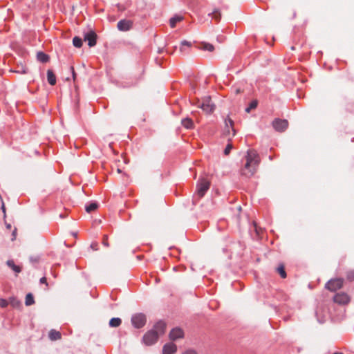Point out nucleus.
<instances>
[{
  "instance_id": "f257e3e1",
  "label": "nucleus",
  "mask_w": 354,
  "mask_h": 354,
  "mask_svg": "<svg viewBox=\"0 0 354 354\" xmlns=\"http://www.w3.org/2000/svg\"><path fill=\"white\" fill-rule=\"evenodd\" d=\"M260 163V158L254 150H248L245 156V163L241 170L242 176L245 177L252 176L257 171Z\"/></svg>"
},
{
  "instance_id": "f03ea898",
  "label": "nucleus",
  "mask_w": 354,
  "mask_h": 354,
  "mask_svg": "<svg viewBox=\"0 0 354 354\" xmlns=\"http://www.w3.org/2000/svg\"><path fill=\"white\" fill-rule=\"evenodd\" d=\"M166 324L162 321L158 322L152 329L147 331L142 337V342L146 346H151L154 344L159 337L162 335L165 332Z\"/></svg>"
},
{
  "instance_id": "7ed1b4c3",
  "label": "nucleus",
  "mask_w": 354,
  "mask_h": 354,
  "mask_svg": "<svg viewBox=\"0 0 354 354\" xmlns=\"http://www.w3.org/2000/svg\"><path fill=\"white\" fill-rule=\"evenodd\" d=\"M209 182L205 179H200L196 185V194L199 198H202L209 188Z\"/></svg>"
},
{
  "instance_id": "20e7f679",
  "label": "nucleus",
  "mask_w": 354,
  "mask_h": 354,
  "mask_svg": "<svg viewBox=\"0 0 354 354\" xmlns=\"http://www.w3.org/2000/svg\"><path fill=\"white\" fill-rule=\"evenodd\" d=\"M198 107L201 108L206 113H211L215 109V105L212 102L211 97L209 96L203 99V102L198 105Z\"/></svg>"
},
{
  "instance_id": "39448f33",
  "label": "nucleus",
  "mask_w": 354,
  "mask_h": 354,
  "mask_svg": "<svg viewBox=\"0 0 354 354\" xmlns=\"http://www.w3.org/2000/svg\"><path fill=\"white\" fill-rule=\"evenodd\" d=\"M131 323L136 328L143 327L146 324V317L142 313H137L132 316Z\"/></svg>"
},
{
  "instance_id": "423d86ee",
  "label": "nucleus",
  "mask_w": 354,
  "mask_h": 354,
  "mask_svg": "<svg viewBox=\"0 0 354 354\" xmlns=\"http://www.w3.org/2000/svg\"><path fill=\"white\" fill-rule=\"evenodd\" d=\"M342 286H343V279H330V281H328L326 283L325 288L332 292H335L337 290L341 288L342 287Z\"/></svg>"
},
{
  "instance_id": "0eeeda50",
  "label": "nucleus",
  "mask_w": 354,
  "mask_h": 354,
  "mask_svg": "<svg viewBox=\"0 0 354 354\" xmlns=\"http://www.w3.org/2000/svg\"><path fill=\"white\" fill-rule=\"evenodd\" d=\"M272 125L277 131L282 132L288 128V122L286 120L277 118L272 121Z\"/></svg>"
},
{
  "instance_id": "6e6552de",
  "label": "nucleus",
  "mask_w": 354,
  "mask_h": 354,
  "mask_svg": "<svg viewBox=\"0 0 354 354\" xmlns=\"http://www.w3.org/2000/svg\"><path fill=\"white\" fill-rule=\"evenodd\" d=\"M97 35L94 31L90 30L84 35V40L88 42L90 47H93L96 44Z\"/></svg>"
},
{
  "instance_id": "1a4fd4ad",
  "label": "nucleus",
  "mask_w": 354,
  "mask_h": 354,
  "mask_svg": "<svg viewBox=\"0 0 354 354\" xmlns=\"http://www.w3.org/2000/svg\"><path fill=\"white\" fill-rule=\"evenodd\" d=\"M333 300L339 304H346L349 302L350 298L348 295L344 292L337 293L334 296Z\"/></svg>"
},
{
  "instance_id": "9d476101",
  "label": "nucleus",
  "mask_w": 354,
  "mask_h": 354,
  "mask_svg": "<svg viewBox=\"0 0 354 354\" xmlns=\"http://www.w3.org/2000/svg\"><path fill=\"white\" fill-rule=\"evenodd\" d=\"M132 26V22L130 20L122 19L118 22L117 27L120 31H128Z\"/></svg>"
},
{
  "instance_id": "9b49d317",
  "label": "nucleus",
  "mask_w": 354,
  "mask_h": 354,
  "mask_svg": "<svg viewBox=\"0 0 354 354\" xmlns=\"http://www.w3.org/2000/svg\"><path fill=\"white\" fill-rule=\"evenodd\" d=\"M184 336V333L183 330L180 328H173L169 333V338L174 341L177 339L183 338Z\"/></svg>"
},
{
  "instance_id": "f8f14e48",
  "label": "nucleus",
  "mask_w": 354,
  "mask_h": 354,
  "mask_svg": "<svg viewBox=\"0 0 354 354\" xmlns=\"http://www.w3.org/2000/svg\"><path fill=\"white\" fill-rule=\"evenodd\" d=\"M177 351V346L174 343H167L162 348V354H174Z\"/></svg>"
},
{
  "instance_id": "ddd939ff",
  "label": "nucleus",
  "mask_w": 354,
  "mask_h": 354,
  "mask_svg": "<svg viewBox=\"0 0 354 354\" xmlns=\"http://www.w3.org/2000/svg\"><path fill=\"white\" fill-rule=\"evenodd\" d=\"M233 124L234 122L232 119L230 118H227L225 119V129H224V133L225 135H230V130L233 131V136L235 134V131L233 128Z\"/></svg>"
},
{
  "instance_id": "4468645a",
  "label": "nucleus",
  "mask_w": 354,
  "mask_h": 354,
  "mask_svg": "<svg viewBox=\"0 0 354 354\" xmlns=\"http://www.w3.org/2000/svg\"><path fill=\"white\" fill-rule=\"evenodd\" d=\"M6 265L15 272L16 275L21 272V268L19 266L15 265L14 261L12 259L8 260Z\"/></svg>"
},
{
  "instance_id": "2eb2a0df",
  "label": "nucleus",
  "mask_w": 354,
  "mask_h": 354,
  "mask_svg": "<svg viewBox=\"0 0 354 354\" xmlns=\"http://www.w3.org/2000/svg\"><path fill=\"white\" fill-rule=\"evenodd\" d=\"M48 337L50 340L55 341L61 339V333L54 329L50 330Z\"/></svg>"
},
{
  "instance_id": "dca6fc26",
  "label": "nucleus",
  "mask_w": 354,
  "mask_h": 354,
  "mask_svg": "<svg viewBox=\"0 0 354 354\" xmlns=\"http://www.w3.org/2000/svg\"><path fill=\"white\" fill-rule=\"evenodd\" d=\"M47 80L52 86L56 84V77L51 70L47 71Z\"/></svg>"
},
{
  "instance_id": "f3484780",
  "label": "nucleus",
  "mask_w": 354,
  "mask_h": 354,
  "mask_svg": "<svg viewBox=\"0 0 354 354\" xmlns=\"http://www.w3.org/2000/svg\"><path fill=\"white\" fill-rule=\"evenodd\" d=\"M181 123L183 126L187 129H192L194 127L193 121L189 118L183 119Z\"/></svg>"
},
{
  "instance_id": "a211bd4d",
  "label": "nucleus",
  "mask_w": 354,
  "mask_h": 354,
  "mask_svg": "<svg viewBox=\"0 0 354 354\" xmlns=\"http://www.w3.org/2000/svg\"><path fill=\"white\" fill-rule=\"evenodd\" d=\"M183 17L180 15H175L169 19V24L171 28L175 27L178 22L183 20Z\"/></svg>"
},
{
  "instance_id": "6ab92c4d",
  "label": "nucleus",
  "mask_w": 354,
  "mask_h": 354,
  "mask_svg": "<svg viewBox=\"0 0 354 354\" xmlns=\"http://www.w3.org/2000/svg\"><path fill=\"white\" fill-rule=\"evenodd\" d=\"M37 58L42 63H46L49 60L48 55L43 52H38L37 54Z\"/></svg>"
},
{
  "instance_id": "aec40b11",
  "label": "nucleus",
  "mask_w": 354,
  "mask_h": 354,
  "mask_svg": "<svg viewBox=\"0 0 354 354\" xmlns=\"http://www.w3.org/2000/svg\"><path fill=\"white\" fill-rule=\"evenodd\" d=\"M122 323V320L118 317L111 318L109 321V326L111 327H118Z\"/></svg>"
},
{
  "instance_id": "412c9836",
  "label": "nucleus",
  "mask_w": 354,
  "mask_h": 354,
  "mask_svg": "<svg viewBox=\"0 0 354 354\" xmlns=\"http://www.w3.org/2000/svg\"><path fill=\"white\" fill-rule=\"evenodd\" d=\"M35 303L33 295L31 293H28L26 296L25 304L26 306H30Z\"/></svg>"
},
{
  "instance_id": "4be33fe9",
  "label": "nucleus",
  "mask_w": 354,
  "mask_h": 354,
  "mask_svg": "<svg viewBox=\"0 0 354 354\" xmlns=\"http://www.w3.org/2000/svg\"><path fill=\"white\" fill-rule=\"evenodd\" d=\"M200 48L204 50L212 52L214 50V47L213 45L208 43H203L201 45Z\"/></svg>"
},
{
  "instance_id": "5701e85b",
  "label": "nucleus",
  "mask_w": 354,
  "mask_h": 354,
  "mask_svg": "<svg viewBox=\"0 0 354 354\" xmlns=\"http://www.w3.org/2000/svg\"><path fill=\"white\" fill-rule=\"evenodd\" d=\"M73 44L76 48H80L82 46V40L79 37H75L73 39Z\"/></svg>"
},
{
  "instance_id": "b1692460",
  "label": "nucleus",
  "mask_w": 354,
  "mask_h": 354,
  "mask_svg": "<svg viewBox=\"0 0 354 354\" xmlns=\"http://www.w3.org/2000/svg\"><path fill=\"white\" fill-rule=\"evenodd\" d=\"M97 208V204L96 203H91L86 206V211L90 213Z\"/></svg>"
},
{
  "instance_id": "393cba45",
  "label": "nucleus",
  "mask_w": 354,
  "mask_h": 354,
  "mask_svg": "<svg viewBox=\"0 0 354 354\" xmlns=\"http://www.w3.org/2000/svg\"><path fill=\"white\" fill-rule=\"evenodd\" d=\"M185 46L186 48H189L192 46V43L190 41H187L186 40H183L180 43V52H183V47Z\"/></svg>"
},
{
  "instance_id": "a878e982",
  "label": "nucleus",
  "mask_w": 354,
  "mask_h": 354,
  "mask_svg": "<svg viewBox=\"0 0 354 354\" xmlns=\"http://www.w3.org/2000/svg\"><path fill=\"white\" fill-rule=\"evenodd\" d=\"M277 271L282 278L284 279L286 277V272L283 265H281L277 268Z\"/></svg>"
},
{
  "instance_id": "bb28decb",
  "label": "nucleus",
  "mask_w": 354,
  "mask_h": 354,
  "mask_svg": "<svg viewBox=\"0 0 354 354\" xmlns=\"http://www.w3.org/2000/svg\"><path fill=\"white\" fill-rule=\"evenodd\" d=\"M209 15H212V18L217 21L221 19V13L218 10H214L212 13H209Z\"/></svg>"
},
{
  "instance_id": "cd10ccee",
  "label": "nucleus",
  "mask_w": 354,
  "mask_h": 354,
  "mask_svg": "<svg viewBox=\"0 0 354 354\" xmlns=\"http://www.w3.org/2000/svg\"><path fill=\"white\" fill-rule=\"evenodd\" d=\"M257 104H258L257 101L253 100L252 102H250L249 106L245 109V111L247 113H250L251 109H254L257 106Z\"/></svg>"
},
{
  "instance_id": "c85d7f7f",
  "label": "nucleus",
  "mask_w": 354,
  "mask_h": 354,
  "mask_svg": "<svg viewBox=\"0 0 354 354\" xmlns=\"http://www.w3.org/2000/svg\"><path fill=\"white\" fill-rule=\"evenodd\" d=\"M8 302L7 301V300L3 298H0V307L6 308V306H8Z\"/></svg>"
},
{
  "instance_id": "c756f323",
  "label": "nucleus",
  "mask_w": 354,
  "mask_h": 354,
  "mask_svg": "<svg viewBox=\"0 0 354 354\" xmlns=\"http://www.w3.org/2000/svg\"><path fill=\"white\" fill-rule=\"evenodd\" d=\"M232 149V145L231 144L227 145V146L224 150V154L228 155L230 153V151Z\"/></svg>"
},
{
  "instance_id": "7c9ffc66",
  "label": "nucleus",
  "mask_w": 354,
  "mask_h": 354,
  "mask_svg": "<svg viewBox=\"0 0 354 354\" xmlns=\"http://www.w3.org/2000/svg\"><path fill=\"white\" fill-rule=\"evenodd\" d=\"M347 279L350 281L354 280V270L348 271L347 273Z\"/></svg>"
},
{
  "instance_id": "2f4dec72",
  "label": "nucleus",
  "mask_w": 354,
  "mask_h": 354,
  "mask_svg": "<svg viewBox=\"0 0 354 354\" xmlns=\"http://www.w3.org/2000/svg\"><path fill=\"white\" fill-rule=\"evenodd\" d=\"M30 261L32 263H33V264L37 263L39 261V257H30Z\"/></svg>"
},
{
  "instance_id": "473e14b6",
  "label": "nucleus",
  "mask_w": 354,
  "mask_h": 354,
  "mask_svg": "<svg viewBox=\"0 0 354 354\" xmlns=\"http://www.w3.org/2000/svg\"><path fill=\"white\" fill-rule=\"evenodd\" d=\"M17 72L19 73L25 74V73H28V68L26 67L21 66V68H20V70H18Z\"/></svg>"
},
{
  "instance_id": "72a5a7b5",
  "label": "nucleus",
  "mask_w": 354,
  "mask_h": 354,
  "mask_svg": "<svg viewBox=\"0 0 354 354\" xmlns=\"http://www.w3.org/2000/svg\"><path fill=\"white\" fill-rule=\"evenodd\" d=\"M182 354H198L195 350L188 349Z\"/></svg>"
},
{
  "instance_id": "f704fd0d",
  "label": "nucleus",
  "mask_w": 354,
  "mask_h": 354,
  "mask_svg": "<svg viewBox=\"0 0 354 354\" xmlns=\"http://www.w3.org/2000/svg\"><path fill=\"white\" fill-rule=\"evenodd\" d=\"M106 240H107V236H104L103 241H102V243H103V245H105V246H109V243H108V242H107V241H106Z\"/></svg>"
},
{
  "instance_id": "c9c22d12",
  "label": "nucleus",
  "mask_w": 354,
  "mask_h": 354,
  "mask_svg": "<svg viewBox=\"0 0 354 354\" xmlns=\"http://www.w3.org/2000/svg\"><path fill=\"white\" fill-rule=\"evenodd\" d=\"M39 281L41 283H46V278L44 277H41Z\"/></svg>"
},
{
  "instance_id": "e433bc0d",
  "label": "nucleus",
  "mask_w": 354,
  "mask_h": 354,
  "mask_svg": "<svg viewBox=\"0 0 354 354\" xmlns=\"http://www.w3.org/2000/svg\"><path fill=\"white\" fill-rule=\"evenodd\" d=\"M234 93L236 94H238V93H241V89L240 88H235L234 89Z\"/></svg>"
},
{
  "instance_id": "4c0bfd02",
  "label": "nucleus",
  "mask_w": 354,
  "mask_h": 354,
  "mask_svg": "<svg viewBox=\"0 0 354 354\" xmlns=\"http://www.w3.org/2000/svg\"><path fill=\"white\" fill-rule=\"evenodd\" d=\"M1 209H2V211L5 213L6 209H5V206H4L3 203L2 204Z\"/></svg>"
},
{
  "instance_id": "58836bf2",
  "label": "nucleus",
  "mask_w": 354,
  "mask_h": 354,
  "mask_svg": "<svg viewBox=\"0 0 354 354\" xmlns=\"http://www.w3.org/2000/svg\"><path fill=\"white\" fill-rule=\"evenodd\" d=\"M162 52H163V48H159V49H158V53H162Z\"/></svg>"
},
{
  "instance_id": "ea45409f",
  "label": "nucleus",
  "mask_w": 354,
  "mask_h": 354,
  "mask_svg": "<svg viewBox=\"0 0 354 354\" xmlns=\"http://www.w3.org/2000/svg\"><path fill=\"white\" fill-rule=\"evenodd\" d=\"M95 246H96V244H95V245H94V244H91V247L93 249H94V250H97V249L95 248Z\"/></svg>"
},
{
  "instance_id": "a19ab883",
  "label": "nucleus",
  "mask_w": 354,
  "mask_h": 354,
  "mask_svg": "<svg viewBox=\"0 0 354 354\" xmlns=\"http://www.w3.org/2000/svg\"><path fill=\"white\" fill-rule=\"evenodd\" d=\"M185 51H186V47H185V46H184V47H183V53H184V52H185Z\"/></svg>"
},
{
  "instance_id": "79ce46f5",
  "label": "nucleus",
  "mask_w": 354,
  "mask_h": 354,
  "mask_svg": "<svg viewBox=\"0 0 354 354\" xmlns=\"http://www.w3.org/2000/svg\"><path fill=\"white\" fill-rule=\"evenodd\" d=\"M73 78H75V72L73 71Z\"/></svg>"
},
{
  "instance_id": "37998d69",
  "label": "nucleus",
  "mask_w": 354,
  "mask_h": 354,
  "mask_svg": "<svg viewBox=\"0 0 354 354\" xmlns=\"http://www.w3.org/2000/svg\"><path fill=\"white\" fill-rule=\"evenodd\" d=\"M269 159H270V160H272V156H269Z\"/></svg>"
}]
</instances>
